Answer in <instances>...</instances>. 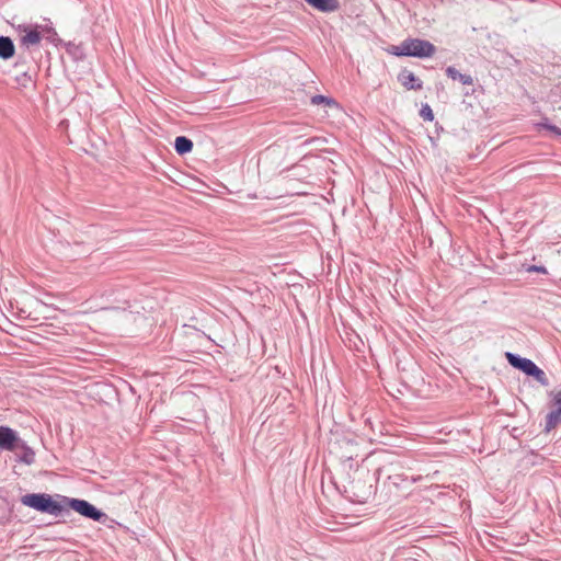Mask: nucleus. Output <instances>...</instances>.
Wrapping results in <instances>:
<instances>
[{
  "label": "nucleus",
  "instance_id": "obj_20",
  "mask_svg": "<svg viewBox=\"0 0 561 561\" xmlns=\"http://www.w3.org/2000/svg\"><path fill=\"white\" fill-rule=\"evenodd\" d=\"M420 116L424 121H428V122H432L434 119V114H433L432 107L427 103L422 105V107L420 110Z\"/></svg>",
  "mask_w": 561,
  "mask_h": 561
},
{
  "label": "nucleus",
  "instance_id": "obj_24",
  "mask_svg": "<svg viewBox=\"0 0 561 561\" xmlns=\"http://www.w3.org/2000/svg\"><path fill=\"white\" fill-rule=\"evenodd\" d=\"M34 24H19L15 28L19 33L25 34Z\"/></svg>",
  "mask_w": 561,
  "mask_h": 561
},
{
  "label": "nucleus",
  "instance_id": "obj_9",
  "mask_svg": "<svg viewBox=\"0 0 561 561\" xmlns=\"http://www.w3.org/2000/svg\"><path fill=\"white\" fill-rule=\"evenodd\" d=\"M42 41V31L39 24H34L25 34L20 37V45L28 48L39 44Z\"/></svg>",
  "mask_w": 561,
  "mask_h": 561
},
{
  "label": "nucleus",
  "instance_id": "obj_23",
  "mask_svg": "<svg viewBox=\"0 0 561 561\" xmlns=\"http://www.w3.org/2000/svg\"><path fill=\"white\" fill-rule=\"evenodd\" d=\"M527 272L547 274V268L543 265H530L526 268Z\"/></svg>",
  "mask_w": 561,
  "mask_h": 561
},
{
  "label": "nucleus",
  "instance_id": "obj_21",
  "mask_svg": "<svg viewBox=\"0 0 561 561\" xmlns=\"http://www.w3.org/2000/svg\"><path fill=\"white\" fill-rule=\"evenodd\" d=\"M16 82L23 87H26L32 82V77L27 73V71H23L21 75L16 76Z\"/></svg>",
  "mask_w": 561,
  "mask_h": 561
},
{
  "label": "nucleus",
  "instance_id": "obj_1",
  "mask_svg": "<svg viewBox=\"0 0 561 561\" xmlns=\"http://www.w3.org/2000/svg\"><path fill=\"white\" fill-rule=\"evenodd\" d=\"M101 298L105 299L107 305L102 307L104 310H116L139 313L137 300L134 297V291L123 285H113L105 287L101 291Z\"/></svg>",
  "mask_w": 561,
  "mask_h": 561
},
{
  "label": "nucleus",
  "instance_id": "obj_22",
  "mask_svg": "<svg viewBox=\"0 0 561 561\" xmlns=\"http://www.w3.org/2000/svg\"><path fill=\"white\" fill-rule=\"evenodd\" d=\"M541 127L553 133L557 136H561V128L550 123H541Z\"/></svg>",
  "mask_w": 561,
  "mask_h": 561
},
{
  "label": "nucleus",
  "instance_id": "obj_10",
  "mask_svg": "<svg viewBox=\"0 0 561 561\" xmlns=\"http://www.w3.org/2000/svg\"><path fill=\"white\" fill-rule=\"evenodd\" d=\"M15 54V46L9 36H0V58L8 60Z\"/></svg>",
  "mask_w": 561,
  "mask_h": 561
},
{
  "label": "nucleus",
  "instance_id": "obj_5",
  "mask_svg": "<svg viewBox=\"0 0 561 561\" xmlns=\"http://www.w3.org/2000/svg\"><path fill=\"white\" fill-rule=\"evenodd\" d=\"M551 411L546 416L545 432L549 433L561 423V389L550 392Z\"/></svg>",
  "mask_w": 561,
  "mask_h": 561
},
{
  "label": "nucleus",
  "instance_id": "obj_8",
  "mask_svg": "<svg viewBox=\"0 0 561 561\" xmlns=\"http://www.w3.org/2000/svg\"><path fill=\"white\" fill-rule=\"evenodd\" d=\"M18 440H19V437L12 428H10L8 426H0V448L1 449H5V450L14 449Z\"/></svg>",
  "mask_w": 561,
  "mask_h": 561
},
{
  "label": "nucleus",
  "instance_id": "obj_16",
  "mask_svg": "<svg viewBox=\"0 0 561 561\" xmlns=\"http://www.w3.org/2000/svg\"><path fill=\"white\" fill-rule=\"evenodd\" d=\"M356 488L355 482L353 481L351 484V489L353 491V496L351 497L353 502L357 503H366L368 497L370 496L371 492V485L367 486L365 490L356 492L354 489Z\"/></svg>",
  "mask_w": 561,
  "mask_h": 561
},
{
  "label": "nucleus",
  "instance_id": "obj_25",
  "mask_svg": "<svg viewBox=\"0 0 561 561\" xmlns=\"http://www.w3.org/2000/svg\"><path fill=\"white\" fill-rule=\"evenodd\" d=\"M342 457H345L346 459H353V455H343Z\"/></svg>",
  "mask_w": 561,
  "mask_h": 561
},
{
  "label": "nucleus",
  "instance_id": "obj_17",
  "mask_svg": "<svg viewBox=\"0 0 561 561\" xmlns=\"http://www.w3.org/2000/svg\"><path fill=\"white\" fill-rule=\"evenodd\" d=\"M528 377H533L535 380H537L542 386L549 385V380H548L545 371L541 368H539L537 365L534 367V369L531 370L530 375H528Z\"/></svg>",
  "mask_w": 561,
  "mask_h": 561
},
{
  "label": "nucleus",
  "instance_id": "obj_14",
  "mask_svg": "<svg viewBox=\"0 0 561 561\" xmlns=\"http://www.w3.org/2000/svg\"><path fill=\"white\" fill-rule=\"evenodd\" d=\"M193 141L185 136H178L174 140V149L178 154L184 156L193 150Z\"/></svg>",
  "mask_w": 561,
  "mask_h": 561
},
{
  "label": "nucleus",
  "instance_id": "obj_6",
  "mask_svg": "<svg viewBox=\"0 0 561 561\" xmlns=\"http://www.w3.org/2000/svg\"><path fill=\"white\" fill-rule=\"evenodd\" d=\"M505 358L513 368L523 371L526 376L530 375L531 370L536 366L531 359L522 357L515 353L506 352Z\"/></svg>",
  "mask_w": 561,
  "mask_h": 561
},
{
  "label": "nucleus",
  "instance_id": "obj_15",
  "mask_svg": "<svg viewBox=\"0 0 561 561\" xmlns=\"http://www.w3.org/2000/svg\"><path fill=\"white\" fill-rule=\"evenodd\" d=\"M39 30L42 31V38H45L47 42L54 44L55 46L61 42L53 26L39 24Z\"/></svg>",
  "mask_w": 561,
  "mask_h": 561
},
{
  "label": "nucleus",
  "instance_id": "obj_18",
  "mask_svg": "<svg viewBox=\"0 0 561 561\" xmlns=\"http://www.w3.org/2000/svg\"><path fill=\"white\" fill-rule=\"evenodd\" d=\"M311 103L314 104V105H318V104H321V103H324L328 106H335V105H337L335 100H333L331 98H328L325 95H321V94L313 95L311 98Z\"/></svg>",
  "mask_w": 561,
  "mask_h": 561
},
{
  "label": "nucleus",
  "instance_id": "obj_11",
  "mask_svg": "<svg viewBox=\"0 0 561 561\" xmlns=\"http://www.w3.org/2000/svg\"><path fill=\"white\" fill-rule=\"evenodd\" d=\"M309 5L321 12H333L339 9L337 0H305Z\"/></svg>",
  "mask_w": 561,
  "mask_h": 561
},
{
  "label": "nucleus",
  "instance_id": "obj_2",
  "mask_svg": "<svg viewBox=\"0 0 561 561\" xmlns=\"http://www.w3.org/2000/svg\"><path fill=\"white\" fill-rule=\"evenodd\" d=\"M391 53L398 57L428 58L436 53V47L430 41L409 37L392 46Z\"/></svg>",
  "mask_w": 561,
  "mask_h": 561
},
{
  "label": "nucleus",
  "instance_id": "obj_4",
  "mask_svg": "<svg viewBox=\"0 0 561 561\" xmlns=\"http://www.w3.org/2000/svg\"><path fill=\"white\" fill-rule=\"evenodd\" d=\"M56 496L61 499L65 508L68 507L70 510H73L75 512H77L78 514L85 518L99 522L101 524H105L106 520L108 519V516L104 512H102L96 506H94L93 504L85 500L68 497L62 495Z\"/></svg>",
  "mask_w": 561,
  "mask_h": 561
},
{
  "label": "nucleus",
  "instance_id": "obj_7",
  "mask_svg": "<svg viewBox=\"0 0 561 561\" xmlns=\"http://www.w3.org/2000/svg\"><path fill=\"white\" fill-rule=\"evenodd\" d=\"M398 80L408 90L417 91L423 88V82L421 79L408 69L401 70V72L398 75Z\"/></svg>",
  "mask_w": 561,
  "mask_h": 561
},
{
  "label": "nucleus",
  "instance_id": "obj_12",
  "mask_svg": "<svg viewBox=\"0 0 561 561\" xmlns=\"http://www.w3.org/2000/svg\"><path fill=\"white\" fill-rule=\"evenodd\" d=\"M401 467L407 468V469H409V470H414V469H416V470L420 472L417 476H413V474H412V476H407V474H396V476H394V478H397V477H398V478H401V480H402V481H408V480H409V481H411V482L415 483V482H419V481H421V480H422V478H423V473H424L426 477H428V476H430V471H428V470L423 469V468H414V467L412 466V463H409V461H404V462L401 465Z\"/></svg>",
  "mask_w": 561,
  "mask_h": 561
},
{
  "label": "nucleus",
  "instance_id": "obj_13",
  "mask_svg": "<svg viewBox=\"0 0 561 561\" xmlns=\"http://www.w3.org/2000/svg\"><path fill=\"white\" fill-rule=\"evenodd\" d=\"M445 72L448 78H450L451 80H458L463 85L473 84V78L470 75L461 73L453 66L447 67Z\"/></svg>",
  "mask_w": 561,
  "mask_h": 561
},
{
  "label": "nucleus",
  "instance_id": "obj_19",
  "mask_svg": "<svg viewBox=\"0 0 561 561\" xmlns=\"http://www.w3.org/2000/svg\"><path fill=\"white\" fill-rule=\"evenodd\" d=\"M20 460L26 465H31L35 460V454L32 448L25 446L23 455L20 457Z\"/></svg>",
  "mask_w": 561,
  "mask_h": 561
},
{
  "label": "nucleus",
  "instance_id": "obj_3",
  "mask_svg": "<svg viewBox=\"0 0 561 561\" xmlns=\"http://www.w3.org/2000/svg\"><path fill=\"white\" fill-rule=\"evenodd\" d=\"M21 503L37 512L60 516L65 511V505L57 502L47 493H28L21 497Z\"/></svg>",
  "mask_w": 561,
  "mask_h": 561
}]
</instances>
